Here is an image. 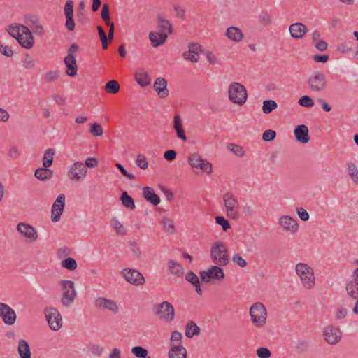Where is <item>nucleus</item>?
<instances>
[{"label":"nucleus","mask_w":358,"mask_h":358,"mask_svg":"<svg viewBox=\"0 0 358 358\" xmlns=\"http://www.w3.org/2000/svg\"><path fill=\"white\" fill-rule=\"evenodd\" d=\"M295 271L305 289H311L315 287L314 271L309 265L305 263H299L295 266Z\"/></svg>","instance_id":"f257e3e1"},{"label":"nucleus","mask_w":358,"mask_h":358,"mask_svg":"<svg viewBox=\"0 0 358 358\" xmlns=\"http://www.w3.org/2000/svg\"><path fill=\"white\" fill-rule=\"evenodd\" d=\"M210 257L213 263L220 266H227L229 262L227 249L221 241H216L212 245Z\"/></svg>","instance_id":"f03ea898"},{"label":"nucleus","mask_w":358,"mask_h":358,"mask_svg":"<svg viewBox=\"0 0 358 358\" xmlns=\"http://www.w3.org/2000/svg\"><path fill=\"white\" fill-rule=\"evenodd\" d=\"M228 95L229 100L238 106L243 105L248 98L246 88L239 83L230 84L228 89Z\"/></svg>","instance_id":"7ed1b4c3"},{"label":"nucleus","mask_w":358,"mask_h":358,"mask_svg":"<svg viewBox=\"0 0 358 358\" xmlns=\"http://www.w3.org/2000/svg\"><path fill=\"white\" fill-rule=\"evenodd\" d=\"M59 284L63 291L61 303L65 307H70L77 296L74 282L71 280H62Z\"/></svg>","instance_id":"20e7f679"},{"label":"nucleus","mask_w":358,"mask_h":358,"mask_svg":"<svg viewBox=\"0 0 358 358\" xmlns=\"http://www.w3.org/2000/svg\"><path fill=\"white\" fill-rule=\"evenodd\" d=\"M154 314L160 320L166 322H171L175 318V310L173 305L168 301H163L153 306Z\"/></svg>","instance_id":"39448f33"},{"label":"nucleus","mask_w":358,"mask_h":358,"mask_svg":"<svg viewBox=\"0 0 358 358\" xmlns=\"http://www.w3.org/2000/svg\"><path fill=\"white\" fill-rule=\"evenodd\" d=\"M223 202L227 216L234 220H238L240 217L239 203L235 196L230 192H227L223 195Z\"/></svg>","instance_id":"423d86ee"},{"label":"nucleus","mask_w":358,"mask_h":358,"mask_svg":"<svg viewBox=\"0 0 358 358\" xmlns=\"http://www.w3.org/2000/svg\"><path fill=\"white\" fill-rule=\"evenodd\" d=\"M250 315L253 324L257 327H263L266 322L267 311L262 303H254L250 309Z\"/></svg>","instance_id":"0eeeda50"},{"label":"nucleus","mask_w":358,"mask_h":358,"mask_svg":"<svg viewBox=\"0 0 358 358\" xmlns=\"http://www.w3.org/2000/svg\"><path fill=\"white\" fill-rule=\"evenodd\" d=\"M187 161L193 169H199L208 175L213 172L212 164L196 153L191 154Z\"/></svg>","instance_id":"6e6552de"},{"label":"nucleus","mask_w":358,"mask_h":358,"mask_svg":"<svg viewBox=\"0 0 358 358\" xmlns=\"http://www.w3.org/2000/svg\"><path fill=\"white\" fill-rule=\"evenodd\" d=\"M44 313L50 328L58 331L62 326V316L59 311L54 307H49L45 309Z\"/></svg>","instance_id":"1a4fd4ad"},{"label":"nucleus","mask_w":358,"mask_h":358,"mask_svg":"<svg viewBox=\"0 0 358 358\" xmlns=\"http://www.w3.org/2000/svg\"><path fill=\"white\" fill-rule=\"evenodd\" d=\"M308 84L309 87L316 92L324 90L327 85L325 75L320 71L313 73L308 78Z\"/></svg>","instance_id":"9d476101"},{"label":"nucleus","mask_w":358,"mask_h":358,"mask_svg":"<svg viewBox=\"0 0 358 358\" xmlns=\"http://www.w3.org/2000/svg\"><path fill=\"white\" fill-rule=\"evenodd\" d=\"M121 274L127 282L133 285H142L145 282V278L142 273L136 269L124 268L121 271Z\"/></svg>","instance_id":"9b49d317"},{"label":"nucleus","mask_w":358,"mask_h":358,"mask_svg":"<svg viewBox=\"0 0 358 358\" xmlns=\"http://www.w3.org/2000/svg\"><path fill=\"white\" fill-rule=\"evenodd\" d=\"M323 336L328 344L336 345L341 340L342 331L338 327L328 325L324 329Z\"/></svg>","instance_id":"f8f14e48"},{"label":"nucleus","mask_w":358,"mask_h":358,"mask_svg":"<svg viewBox=\"0 0 358 358\" xmlns=\"http://www.w3.org/2000/svg\"><path fill=\"white\" fill-rule=\"evenodd\" d=\"M201 280L208 282L210 280H221L224 278V273L222 268L218 265L212 266L206 271L200 272Z\"/></svg>","instance_id":"ddd939ff"},{"label":"nucleus","mask_w":358,"mask_h":358,"mask_svg":"<svg viewBox=\"0 0 358 358\" xmlns=\"http://www.w3.org/2000/svg\"><path fill=\"white\" fill-rule=\"evenodd\" d=\"M87 169L83 164L80 162H76L69 168L68 171V177L71 180L79 181L81 178L86 176Z\"/></svg>","instance_id":"4468645a"},{"label":"nucleus","mask_w":358,"mask_h":358,"mask_svg":"<svg viewBox=\"0 0 358 358\" xmlns=\"http://www.w3.org/2000/svg\"><path fill=\"white\" fill-rule=\"evenodd\" d=\"M0 317L6 325H13L17 319L15 310L8 304L0 303Z\"/></svg>","instance_id":"2eb2a0df"},{"label":"nucleus","mask_w":358,"mask_h":358,"mask_svg":"<svg viewBox=\"0 0 358 358\" xmlns=\"http://www.w3.org/2000/svg\"><path fill=\"white\" fill-rule=\"evenodd\" d=\"M65 206V195L60 194L58 195L57 199L52 206V215L51 218L52 222H58L60 219L61 215L64 211Z\"/></svg>","instance_id":"dca6fc26"},{"label":"nucleus","mask_w":358,"mask_h":358,"mask_svg":"<svg viewBox=\"0 0 358 358\" xmlns=\"http://www.w3.org/2000/svg\"><path fill=\"white\" fill-rule=\"evenodd\" d=\"M16 229L22 236L29 239L30 242L35 241L38 238L36 229L29 224L20 222Z\"/></svg>","instance_id":"f3484780"},{"label":"nucleus","mask_w":358,"mask_h":358,"mask_svg":"<svg viewBox=\"0 0 358 358\" xmlns=\"http://www.w3.org/2000/svg\"><path fill=\"white\" fill-rule=\"evenodd\" d=\"M94 306L96 308L102 310H108L114 313L119 312V307L117 303L111 299H108L105 297H98L94 301Z\"/></svg>","instance_id":"a211bd4d"},{"label":"nucleus","mask_w":358,"mask_h":358,"mask_svg":"<svg viewBox=\"0 0 358 358\" xmlns=\"http://www.w3.org/2000/svg\"><path fill=\"white\" fill-rule=\"evenodd\" d=\"M278 224L283 231L296 233L298 231L299 224L297 221L289 215L280 217Z\"/></svg>","instance_id":"6ab92c4d"},{"label":"nucleus","mask_w":358,"mask_h":358,"mask_svg":"<svg viewBox=\"0 0 358 358\" xmlns=\"http://www.w3.org/2000/svg\"><path fill=\"white\" fill-rule=\"evenodd\" d=\"M24 22L29 27L32 29L35 34L42 36L44 34L43 27L40 24L38 19L36 15H25Z\"/></svg>","instance_id":"aec40b11"},{"label":"nucleus","mask_w":358,"mask_h":358,"mask_svg":"<svg viewBox=\"0 0 358 358\" xmlns=\"http://www.w3.org/2000/svg\"><path fill=\"white\" fill-rule=\"evenodd\" d=\"M296 141L301 143L306 144L310 141L308 127L305 124L298 125L294 131Z\"/></svg>","instance_id":"412c9836"},{"label":"nucleus","mask_w":358,"mask_h":358,"mask_svg":"<svg viewBox=\"0 0 358 358\" xmlns=\"http://www.w3.org/2000/svg\"><path fill=\"white\" fill-rule=\"evenodd\" d=\"M157 28L159 32L171 34L173 33V25L168 20L165 19L161 15H158L156 18Z\"/></svg>","instance_id":"4be33fe9"},{"label":"nucleus","mask_w":358,"mask_h":358,"mask_svg":"<svg viewBox=\"0 0 358 358\" xmlns=\"http://www.w3.org/2000/svg\"><path fill=\"white\" fill-rule=\"evenodd\" d=\"M153 87L159 97L166 98L169 96L167 81L164 78H157L154 83Z\"/></svg>","instance_id":"5701e85b"},{"label":"nucleus","mask_w":358,"mask_h":358,"mask_svg":"<svg viewBox=\"0 0 358 358\" xmlns=\"http://www.w3.org/2000/svg\"><path fill=\"white\" fill-rule=\"evenodd\" d=\"M290 35L294 38H301L307 32V27L303 23H294L289 26Z\"/></svg>","instance_id":"b1692460"},{"label":"nucleus","mask_w":358,"mask_h":358,"mask_svg":"<svg viewBox=\"0 0 358 358\" xmlns=\"http://www.w3.org/2000/svg\"><path fill=\"white\" fill-rule=\"evenodd\" d=\"M168 38V34L159 31H151L149 34V39L153 47L157 48L164 44Z\"/></svg>","instance_id":"393cba45"},{"label":"nucleus","mask_w":358,"mask_h":358,"mask_svg":"<svg viewBox=\"0 0 358 358\" xmlns=\"http://www.w3.org/2000/svg\"><path fill=\"white\" fill-rule=\"evenodd\" d=\"M64 64L66 66V73L70 77L75 76L78 71L75 56L66 55L64 58Z\"/></svg>","instance_id":"a878e982"},{"label":"nucleus","mask_w":358,"mask_h":358,"mask_svg":"<svg viewBox=\"0 0 358 358\" xmlns=\"http://www.w3.org/2000/svg\"><path fill=\"white\" fill-rule=\"evenodd\" d=\"M345 291L348 296L355 300L358 299V279L352 277L351 280H349L345 284Z\"/></svg>","instance_id":"bb28decb"},{"label":"nucleus","mask_w":358,"mask_h":358,"mask_svg":"<svg viewBox=\"0 0 358 358\" xmlns=\"http://www.w3.org/2000/svg\"><path fill=\"white\" fill-rule=\"evenodd\" d=\"M8 33L14 38L18 39L19 37H22V33L28 31V27L22 24H10L6 29Z\"/></svg>","instance_id":"cd10ccee"},{"label":"nucleus","mask_w":358,"mask_h":358,"mask_svg":"<svg viewBox=\"0 0 358 358\" xmlns=\"http://www.w3.org/2000/svg\"><path fill=\"white\" fill-rule=\"evenodd\" d=\"M225 36L231 41L238 43L243 38V34L241 30L236 27H229L225 33Z\"/></svg>","instance_id":"c85d7f7f"},{"label":"nucleus","mask_w":358,"mask_h":358,"mask_svg":"<svg viewBox=\"0 0 358 358\" xmlns=\"http://www.w3.org/2000/svg\"><path fill=\"white\" fill-rule=\"evenodd\" d=\"M143 194L146 201H149L154 206H157L160 203V198L155 193L152 187H144L143 190Z\"/></svg>","instance_id":"c756f323"},{"label":"nucleus","mask_w":358,"mask_h":358,"mask_svg":"<svg viewBox=\"0 0 358 358\" xmlns=\"http://www.w3.org/2000/svg\"><path fill=\"white\" fill-rule=\"evenodd\" d=\"M135 80L138 85L142 87H146L151 83V78L148 72L140 69L134 74Z\"/></svg>","instance_id":"7c9ffc66"},{"label":"nucleus","mask_w":358,"mask_h":358,"mask_svg":"<svg viewBox=\"0 0 358 358\" xmlns=\"http://www.w3.org/2000/svg\"><path fill=\"white\" fill-rule=\"evenodd\" d=\"M22 33V37H19L17 41L20 45L27 49L31 48L34 45V37L31 31L28 29V31Z\"/></svg>","instance_id":"2f4dec72"},{"label":"nucleus","mask_w":358,"mask_h":358,"mask_svg":"<svg viewBox=\"0 0 358 358\" xmlns=\"http://www.w3.org/2000/svg\"><path fill=\"white\" fill-rule=\"evenodd\" d=\"M17 351L20 358H31V353L28 342L20 339L18 342Z\"/></svg>","instance_id":"473e14b6"},{"label":"nucleus","mask_w":358,"mask_h":358,"mask_svg":"<svg viewBox=\"0 0 358 358\" xmlns=\"http://www.w3.org/2000/svg\"><path fill=\"white\" fill-rule=\"evenodd\" d=\"M169 358H186L187 351L182 345H174L169 352Z\"/></svg>","instance_id":"72a5a7b5"},{"label":"nucleus","mask_w":358,"mask_h":358,"mask_svg":"<svg viewBox=\"0 0 358 358\" xmlns=\"http://www.w3.org/2000/svg\"><path fill=\"white\" fill-rule=\"evenodd\" d=\"M201 333V329L199 326L196 324V323L193 321H189L187 323L185 327V336L192 338L195 336L199 335Z\"/></svg>","instance_id":"f704fd0d"},{"label":"nucleus","mask_w":358,"mask_h":358,"mask_svg":"<svg viewBox=\"0 0 358 358\" xmlns=\"http://www.w3.org/2000/svg\"><path fill=\"white\" fill-rule=\"evenodd\" d=\"M168 267L170 272L176 277H182L184 274V268L182 266L175 260H169L168 262Z\"/></svg>","instance_id":"c9c22d12"},{"label":"nucleus","mask_w":358,"mask_h":358,"mask_svg":"<svg viewBox=\"0 0 358 358\" xmlns=\"http://www.w3.org/2000/svg\"><path fill=\"white\" fill-rule=\"evenodd\" d=\"M34 175L38 180L43 181L51 178L53 175V171L51 169L43 166L42 168L36 169L35 170Z\"/></svg>","instance_id":"e433bc0d"},{"label":"nucleus","mask_w":358,"mask_h":358,"mask_svg":"<svg viewBox=\"0 0 358 358\" xmlns=\"http://www.w3.org/2000/svg\"><path fill=\"white\" fill-rule=\"evenodd\" d=\"M55 155V152L52 148L47 149L43 155V166L45 168L50 167L53 162L54 156Z\"/></svg>","instance_id":"4c0bfd02"},{"label":"nucleus","mask_w":358,"mask_h":358,"mask_svg":"<svg viewBox=\"0 0 358 358\" xmlns=\"http://www.w3.org/2000/svg\"><path fill=\"white\" fill-rule=\"evenodd\" d=\"M277 108L278 103L274 100H264L262 103V109L264 114H269Z\"/></svg>","instance_id":"58836bf2"},{"label":"nucleus","mask_w":358,"mask_h":358,"mask_svg":"<svg viewBox=\"0 0 358 358\" xmlns=\"http://www.w3.org/2000/svg\"><path fill=\"white\" fill-rule=\"evenodd\" d=\"M348 172L351 180L358 185V168L352 162L347 163Z\"/></svg>","instance_id":"ea45409f"},{"label":"nucleus","mask_w":358,"mask_h":358,"mask_svg":"<svg viewBox=\"0 0 358 358\" xmlns=\"http://www.w3.org/2000/svg\"><path fill=\"white\" fill-rule=\"evenodd\" d=\"M120 200L122 201V205L131 210L135 208V203L134 199L127 194V192H123Z\"/></svg>","instance_id":"a19ab883"},{"label":"nucleus","mask_w":358,"mask_h":358,"mask_svg":"<svg viewBox=\"0 0 358 358\" xmlns=\"http://www.w3.org/2000/svg\"><path fill=\"white\" fill-rule=\"evenodd\" d=\"M104 90L107 93L117 94L120 90V85L117 80H111L106 84Z\"/></svg>","instance_id":"79ce46f5"},{"label":"nucleus","mask_w":358,"mask_h":358,"mask_svg":"<svg viewBox=\"0 0 358 358\" xmlns=\"http://www.w3.org/2000/svg\"><path fill=\"white\" fill-rule=\"evenodd\" d=\"M227 149L238 157H243L245 154L244 148L237 144L229 143L227 145Z\"/></svg>","instance_id":"37998d69"},{"label":"nucleus","mask_w":358,"mask_h":358,"mask_svg":"<svg viewBox=\"0 0 358 358\" xmlns=\"http://www.w3.org/2000/svg\"><path fill=\"white\" fill-rule=\"evenodd\" d=\"M111 225L118 235L124 236L127 234L124 227L117 218L112 219Z\"/></svg>","instance_id":"c03bdc74"},{"label":"nucleus","mask_w":358,"mask_h":358,"mask_svg":"<svg viewBox=\"0 0 358 358\" xmlns=\"http://www.w3.org/2000/svg\"><path fill=\"white\" fill-rule=\"evenodd\" d=\"M62 266L69 271H74L78 266L76 261L72 257H67L64 259L62 262Z\"/></svg>","instance_id":"a18cd8bd"},{"label":"nucleus","mask_w":358,"mask_h":358,"mask_svg":"<svg viewBox=\"0 0 358 358\" xmlns=\"http://www.w3.org/2000/svg\"><path fill=\"white\" fill-rule=\"evenodd\" d=\"M131 352L138 358H149L148 350L141 346H135L131 349Z\"/></svg>","instance_id":"49530a36"},{"label":"nucleus","mask_w":358,"mask_h":358,"mask_svg":"<svg viewBox=\"0 0 358 358\" xmlns=\"http://www.w3.org/2000/svg\"><path fill=\"white\" fill-rule=\"evenodd\" d=\"M22 65L25 69H31L35 66V60L29 54H26L22 59Z\"/></svg>","instance_id":"de8ad7c7"},{"label":"nucleus","mask_w":358,"mask_h":358,"mask_svg":"<svg viewBox=\"0 0 358 358\" xmlns=\"http://www.w3.org/2000/svg\"><path fill=\"white\" fill-rule=\"evenodd\" d=\"M161 224H162L164 229L170 234H173L175 232V226L173 224V221L169 218H164L161 221Z\"/></svg>","instance_id":"09e8293b"},{"label":"nucleus","mask_w":358,"mask_h":358,"mask_svg":"<svg viewBox=\"0 0 358 358\" xmlns=\"http://www.w3.org/2000/svg\"><path fill=\"white\" fill-rule=\"evenodd\" d=\"M259 23L264 26H268L273 22V17L266 12H262L258 17Z\"/></svg>","instance_id":"8fccbe9b"},{"label":"nucleus","mask_w":358,"mask_h":358,"mask_svg":"<svg viewBox=\"0 0 358 358\" xmlns=\"http://www.w3.org/2000/svg\"><path fill=\"white\" fill-rule=\"evenodd\" d=\"M90 133L93 136H101L103 134V129L100 124L93 123L91 124Z\"/></svg>","instance_id":"3c124183"},{"label":"nucleus","mask_w":358,"mask_h":358,"mask_svg":"<svg viewBox=\"0 0 358 358\" xmlns=\"http://www.w3.org/2000/svg\"><path fill=\"white\" fill-rule=\"evenodd\" d=\"M298 103L300 106L307 108H310L314 106V101L313 99L308 95L302 96L299 99Z\"/></svg>","instance_id":"603ef678"},{"label":"nucleus","mask_w":358,"mask_h":358,"mask_svg":"<svg viewBox=\"0 0 358 358\" xmlns=\"http://www.w3.org/2000/svg\"><path fill=\"white\" fill-rule=\"evenodd\" d=\"M136 164L141 169H146L148 166V163L146 157L142 155L138 154L136 157Z\"/></svg>","instance_id":"864d4df0"},{"label":"nucleus","mask_w":358,"mask_h":358,"mask_svg":"<svg viewBox=\"0 0 358 358\" xmlns=\"http://www.w3.org/2000/svg\"><path fill=\"white\" fill-rule=\"evenodd\" d=\"M182 334L178 331H173L171 336V347L174 345H181Z\"/></svg>","instance_id":"5fc2aeb1"},{"label":"nucleus","mask_w":358,"mask_h":358,"mask_svg":"<svg viewBox=\"0 0 358 358\" xmlns=\"http://www.w3.org/2000/svg\"><path fill=\"white\" fill-rule=\"evenodd\" d=\"M97 31L100 37V40L101 41L102 48L103 50H106L108 48V38L107 36L103 30V29L101 26L97 27Z\"/></svg>","instance_id":"6e6d98bb"},{"label":"nucleus","mask_w":358,"mask_h":358,"mask_svg":"<svg viewBox=\"0 0 358 358\" xmlns=\"http://www.w3.org/2000/svg\"><path fill=\"white\" fill-rule=\"evenodd\" d=\"M215 222L217 224L222 226L223 231H227L230 227L229 221L222 216L215 217Z\"/></svg>","instance_id":"4d7b16f0"},{"label":"nucleus","mask_w":358,"mask_h":358,"mask_svg":"<svg viewBox=\"0 0 358 358\" xmlns=\"http://www.w3.org/2000/svg\"><path fill=\"white\" fill-rule=\"evenodd\" d=\"M233 262L241 268L247 266V262L238 254L235 253L232 257Z\"/></svg>","instance_id":"13d9d810"},{"label":"nucleus","mask_w":358,"mask_h":358,"mask_svg":"<svg viewBox=\"0 0 358 358\" xmlns=\"http://www.w3.org/2000/svg\"><path fill=\"white\" fill-rule=\"evenodd\" d=\"M257 355L259 358H270L271 352L267 348L261 347L257 350Z\"/></svg>","instance_id":"bf43d9fd"},{"label":"nucleus","mask_w":358,"mask_h":358,"mask_svg":"<svg viewBox=\"0 0 358 358\" xmlns=\"http://www.w3.org/2000/svg\"><path fill=\"white\" fill-rule=\"evenodd\" d=\"M276 136V132L272 129L266 130L262 134V140L265 142L273 141Z\"/></svg>","instance_id":"052dcab7"},{"label":"nucleus","mask_w":358,"mask_h":358,"mask_svg":"<svg viewBox=\"0 0 358 358\" xmlns=\"http://www.w3.org/2000/svg\"><path fill=\"white\" fill-rule=\"evenodd\" d=\"M59 77V73L57 71H51L45 73L44 75L43 79L47 83L52 82L57 80Z\"/></svg>","instance_id":"680f3d73"},{"label":"nucleus","mask_w":358,"mask_h":358,"mask_svg":"<svg viewBox=\"0 0 358 358\" xmlns=\"http://www.w3.org/2000/svg\"><path fill=\"white\" fill-rule=\"evenodd\" d=\"M65 17L73 16V2L71 0H67L64 5Z\"/></svg>","instance_id":"e2e57ef3"},{"label":"nucleus","mask_w":358,"mask_h":358,"mask_svg":"<svg viewBox=\"0 0 358 358\" xmlns=\"http://www.w3.org/2000/svg\"><path fill=\"white\" fill-rule=\"evenodd\" d=\"M182 57L185 59L191 61L192 62H197L199 59V54L195 52V54L190 52L189 50L184 52Z\"/></svg>","instance_id":"0e129e2a"},{"label":"nucleus","mask_w":358,"mask_h":358,"mask_svg":"<svg viewBox=\"0 0 358 358\" xmlns=\"http://www.w3.org/2000/svg\"><path fill=\"white\" fill-rule=\"evenodd\" d=\"M185 279L192 285H195L199 282L198 276L193 271L187 272L185 275Z\"/></svg>","instance_id":"69168bd1"},{"label":"nucleus","mask_w":358,"mask_h":358,"mask_svg":"<svg viewBox=\"0 0 358 358\" xmlns=\"http://www.w3.org/2000/svg\"><path fill=\"white\" fill-rule=\"evenodd\" d=\"M348 314V310L345 308H338L335 312V317L337 320L344 319Z\"/></svg>","instance_id":"338daca9"},{"label":"nucleus","mask_w":358,"mask_h":358,"mask_svg":"<svg viewBox=\"0 0 358 358\" xmlns=\"http://www.w3.org/2000/svg\"><path fill=\"white\" fill-rule=\"evenodd\" d=\"M296 213L301 220L308 221L309 220V214L304 208H297Z\"/></svg>","instance_id":"774afa93"}]
</instances>
